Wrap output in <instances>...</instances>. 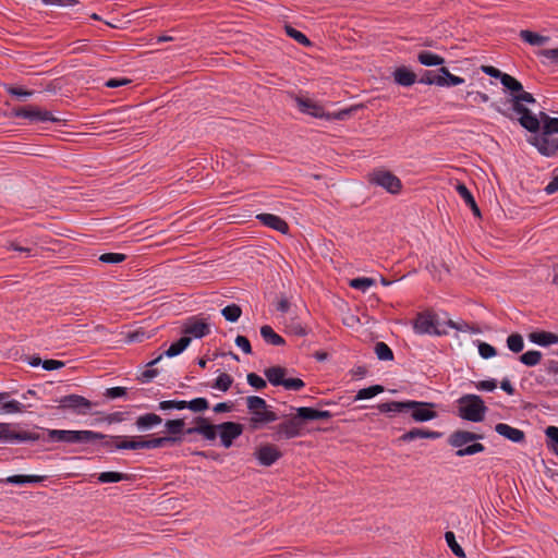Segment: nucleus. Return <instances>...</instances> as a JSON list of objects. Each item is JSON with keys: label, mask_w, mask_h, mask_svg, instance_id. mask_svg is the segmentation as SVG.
Returning <instances> with one entry per match:
<instances>
[{"label": "nucleus", "mask_w": 558, "mask_h": 558, "mask_svg": "<svg viewBox=\"0 0 558 558\" xmlns=\"http://www.w3.org/2000/svg\"><path fill=\"white\" fill-rule=\"evenodd\" d=\"M45 478V475H11L3 480V482L7 484L24 485L39 483Z\"/></svg>", "instance_id": "c756f323"}, {"label": "nucleus", "mask_w": 558, "mask_h": 558, "mask_svg": "<svg viewBox=\"0 0 558 558\" xmlns=\"http://www.w3.org/2000/svg\"><path fill=\"white\" fill-rule=\"evenodd\" d=\"M290 371L280 366H272L265 369L264 374L272 386H282L287 390H301L305 384L300 378L289 376Z\"/></svg>", "instance_id": "39448f33"}, {"label": "nucleus", "mask_w": 558, "mask_h": 558, "mask_svg": "<svg viewBox=\"0 0 558 558\" xmlns=\"http://www.w3.org/2000/svg\"><path fill=\"white\" fill-rule=\"evenodd\" d=\"M466 97L472 98V100L474 102H487L489 100V97L487 94L477 92V90L476 92L475 90L468 92Z\"/></svg>", "instance_id": "69168bd1"}, {"label": "nucleus", "mask_w": 558, "mask_h": 558, "mask_svg": "<svg viewBox=\"0 0 558 558\" xmlns=\"http://www.w3.org/2000/svg\"><path fill=\"white\" fill-rule=\"evenodd\" d=\"M184 425L183 420H169L165 423V427L170 436L177 437H180L179 435L183 432Z\"/></svg>", "instance_id": "49530a36"}, {"label": "nucleus", "mask_w": 558, "mask_h": 558, "mask_svg": "<svg viewBox=\"0 0 558 558\" xmlns=\"http://www.w3.org/2000/svg\"><path fill=\"white\" fill-rule=\"evenodd\" d=\"M64 366V363L62 361L58 360H45L43 362V368L46 371H54L59 369Z\"/></svg>", "instance_id": "338daca9"}, {"label": "nucleus", "mask_w": 558, "mask_h": 558, "mask_svg": "<svg viewBox=\"0 0 558 558\" xmlns=\"http://www.w3.org/2000/svg\"><path fill=\"white\" fill-rule=\"evenodd\" d=\"M59 402L61 409L71 410L76 414H86L92 408L90 401L78 395L65 396Z\"/></svg>", "instance_id": "ddd939ff"}, {"label": "nucleus", "mask_w": 558, "mask_h": 558, "mask_svg": "<svg viewBox=\"0 0 558 558\" xmlns=\"http://www.w3.org/2000/svg\"><path fill=\"white\" fill-rule=\"evenodd\" d=\"M495 430L498 435L512 442L520 444L524 440V433L521 429L512 427L508 424L498 423L495 426Z\"/></svg>", "instance_id": "412c9836"}, {"label": "nucleus", "mask_w": 558, "mask_h": 558, "mask_svg": "<svg viewBox=\"0 0 558 558\" xmlns=\"http://www.w3.org/2000/svg\"><path fill=\"white\" fill-rule=\"evenodd\" d=\"M277 433L286 438L296 437L300 434V424L295 420L287 421L278 426Z\"/></svg>", "instance_id": "7c9ffc66"}, {"label": "nucleus", "mask_w": 558, "mask_h": 558, "mask_svg": "<svg viewBox=\"0 0 558 558\" xmlns=\"http://www.w3.org/2000/svg\"><path fill=\"white\" fill-rule=\"evenodd\" d=\"M410 400L390 401L379 404L378 409L381 413H408Z\"/></svg>", "instance_id": "cd10ccee"}, {"label": "nucleus", "mask_w": 558, "mask_h": 558, "mask_svg": "<svg viewBox=\"0 0 558 558\" xmlns=\"http://www.w3.org/2000/svg\"><path fill=\"white\" fill-rule=\"evenodd\" d=\"M375 284V280L367 277L354 278L350 281V287L353 289L366 292L371 287Z\"/></svg>", "instance_id": "c03bdc74"}, {"label": "nucleus", "mask_w": 558, "mask_h": 558, "mask_svg": "<svg viewBox=\"0 0 558 558\" xmlns=\"http://www.w3.org/2000/svg\"><path fill=\"white\" fill-rule=\"evenodd\" d=\"M295 411H296V416L299 418H302L305 421H314L315 420L316 409L301 407V408H296Z\"/></svg>", "instance_id": "4d7b16f0"}, {"label": "nucleus", "mask_w": 558, "mask_h": 558, "mask_svg": "<svg viewBox=\"0 0 558 558\" xmlns=\"http://www.w3.org/2000/svg\"><path fill=\"white\" fill-rule=\"evenodd\" d=\"M530 143L537 148V150L547 157L558 154V138H551L549 135L541 134L534 135Z\"/></svg>", "instance_id": "dca6fc26"}, {"label": "nucleus", "mask_w": 558, "mask_h": 558, "mask_svg": "<svg viewBox=\"0 0 558 558\" xmlns=\"http://www.w3.org/2000/svg\"><path fill=\"white\" fill-rule=\"evenodd\" d=\"M243 433V426L234 422H225L218 424V437L225 448L232 446L234 439H236Z\"/></svg>", "instance_id": "f8f14e48"}, {"label": "nucleus", "mask_w": 558, "mask_h": 558, "mask_svg": "<svg viewBox=\"0 0 558 558\" xmlns=\"http://www.w3.org/2000/svg\"><path fill=\"white\" fill-rule=\"evenodd\" d=\"M417 60L425 66H436L445 63V59L442 57L430 51H421L417 56Z\"/></svg>", "instance_id": "473e14b6"}, {"label": "nucleus", "mask_w": 558, "mask_h": 558, "mask_svg": "<svg viewBox=\"0 0 558 558\" xmlns=\"http://www.w3.org/2000/svg\"><path fill=\"white\" fill-rule=\"evenodd\" d=\"M16 117L27 119L32 122H57L58 118L49 111L36 107L22 108L16 111Z\"/></svg>", "instance_id": "f3484780"}, {"label": "nucleus", "mask_w": 558, "mask_h": 558, "mask_svg": "<svg viewBox=\"0 0 558 558\" xmlns=\"http://www.w3.org/2000/svg\"><path fill=\"white\" fill-rule=\"evenodd\" d=\"M116 448L119 450L130 449L137 450L142 449V440L137 438H128L122 436L114 437Z\"/></svg>", "instance_id": "72a5a7b5"}, {"label": "nucleus", "mask_w": 558, "mask_h": 558, "mask_svg": "<svg viewBox=\"0 0 558 558\" xmlns=\"http://www.w3.org/2000/svg\"><path fill=\"white\" fill-rule=\"evenodd\" d=\"M241 313V307L235 304L228 305L221 310L222 316L226 318V320L231 323L236 322L240 318Z\"/></svg>", "instance_id": "a18cd8bd"}, {"label": "nucleus", "mask_w": 558, "mask_h": 558, "mask_svg": "<svg viewBox=\"0 0 558 558\" xmlns=\"http://www.w3.org/2000/svg\"><path fill=\"white\" fill-rule=\"evenodd\" d=\"M368 180L371 184L379 186L390 194H399L402 190L400 179L385 169L373 171L369 173Z\"/></svg>", "instance_id": "0eeeda50"}, {"label": "nucleus", "mask_w": 558, "mask_h": 558, "mask_svg": "<svg viewBox=\"0 0 558 558\" xmlns=\"http://www.w3.org/2000/svg\"><path fill=\"white\" fill-rule=\"evenodd\" d=\"M181 441V437L177 436H165L158 437L150 440H142V449H156L166 445H174Z\"/></svg>", "instance_id": "393cba45"}, {"label": "nucleus", "mask_w": 558, "mask_h": 558, "mask_svg": "<svg viewBox=\"0 0 558 558\" xmlns=\"http://www.w3.org/2000/svg\"><path fill=\"white\" fill-rule=\"evenodd\" d=\"M510 94H511V98H513L518 101H521L522 104H534L535 102V98L533 97V95L531 93L524 92L523 87L521 88V90H514V93H510Z\"/></svg>", "instance_id": "6e6d98bb"}, {"label": "nucleus", "mask_w": 558, "mask_h": 558, "mask_svg": "<svg viewBox=\"0 0 558 558\" xmlns=\"http://www.w3.org/2000/svg\"><path fill=\"white\" fill-rule=\"evenodd\" d=\"M507 348L513 353H520L524 349V340L521 335L512 333L507 338Z\"/></svg>", "instance_id": "a19ab883"}, {"label": "nucleus", "mask_w": 558, "mask_h": 558, "mask_svg": "<svg viewBox=\"0 0 558 558\" xmlns=\"http://www.w3.org/2000/svg\"><path fill=\"white\" fill-rule=\"evenodd\" d=\"M246 378L248 385L255 389H263L266 387L265 379L254 373H250Z\"/></svg>", "instance_id": "680f3d73"}, {"label": "nucleus", "mask_w": 558, "mask_h": 558, "mask_svg": "<svg viewBox=\"0 0 558 558\" xmlns=\"http://www.w3.org/2000/svg\"><path fill=\"white\" fill-rule=\"evenodd\" d=\"M295 104L299 110L305 114L319 119H331V116L317 101L311 98L296 97Z\"/></svg>", "instance_id": "2eb2a0df"}, {"label": "nucleus", "mask_w": 558, "mask_h": 558, "mask_svg": "<svg viewBox=\"0 0 558 558\" xmlns=\"http://www.w3.org/2000/svg\"><path fill=\"white\" fill-rule=\"evenodd\" d=\"M544 190L547 194H554L558 192V172L554 174Z\"/></svg>", "instance_id": "774afa93"}, {"label": "nucleus", "mask_w": 558, "mask_h": 558, "mask_svg": "<svg viewBox=\"0 0 558 558\" xmlns=\"http://www.w3.org/2000/svg\"><path fill=\"white\" fill-rule=\"evenodd\" d=\"M458 415L472 423H480L484 421L487 407L483 399L473 393L463 395L457 400Z\"/></svg>", "instance_id": "f03ea898"}, {"label": "nucleus", "mask_w": 558, "mask_h": 558, "mask_svg": "<svg viewBox=\"0 0 558 558\" xmlns=\"http://www.w3.org/2000/svg\"><path fill=\"white\" fill-rule=\"evenodd\" d=\"M415 74L405 66L398 68L393 72V78L401 86H411L415 83Z\"/></svg>", "instance_id": "bb28decb"}, {"label": "nucleus", "mask_w": 558, "mask_h": 558, "mask_svg": "<svg viewBox=\"0 0 558 558\" xmlns=\"http://www.w3.org/2000/svg\"><path fill=\"white\" fill-rule=\"evenodd\" d=\"M436 404L432 402L410 400L408 413L417 423L429 422L437 417V412L434 410Z\"/></svg>", "instance_id": "9d476101"}, {"label": "nucleus", "mask_w": 558, "mask_h": 558, "mask_svg": "<svg viewBox=\"0 0 558 558\" xmlns=\"http://www.w3.org/2000/svg\"><path fill=\"white\" fill-rule=\"evenodd\" d=\"M543 122V134L550 135L558 133V118L542 114L539 122Z\"/></svg>", "instance_id": "4c0bfd02"}, {"label": "nucleus", "mask_w": 558, "mask_h": 558, "mask_svg": "<svg viewBox=\"0 0 558 558\" xmlns=\"http://www.w3.org/2000/svg\"><path fill=\"white\" fill-rule=\"evenodd\" d=\"M233 383V379L230 375L226 373H221L215 380L213 387L220 391H227Z\"/></svg>", "instance_id": "de8ad7c7"}, {"label": "nucleus", "mask_w": 558, "mask_h": 558, "mask_svg": "<svg viewBox=\"0 0 558 558\" xmlns=\"http://www.w3.org/2000/svg\"><path fill=\"white\" fill-rule=\"evenodd\" d=\"M456 190H457L458 194L463 198V201L465 202L466 205H474L475 199H474L473 195L471 194V192L469 191V189L464 184H462V183L457 184Z\"/></svg>", "instance_id": "13d9d810"}, {"label": "nucleus", "mask_w": 558, "mask_h": 558, "mask_svg": "<svg viewBox=\"0 0 558 558\" xmlns=\"http://www.w3.org/2000/svg\"><path fill=\"white\" fill-rule=\"evenodd\" d=\"M286 32L287 34L293 38L295 41H298L299 44L303 45V46H310L311 45V41L307 39V37L301 33L300 31L291 27V26H286Z\"/></svg>", "instance_id": "5fc2aeb1"}, {"label": "nucleus", "mask_w": 558, "mask_h": 558, "mask_svg": "<svg viewBox=\"0 0 558 558\" xmlns=\"http://www.w3.org/2000/svg\"><path fill=\"white\" fill-rule=\"evenodd\" d=\"M384 391V387L380 385H374L367 388L360 389L355 396V400H366L372 399L375 396L381 393Z\"/></svg>", "instance_id": "58836bf2"}, {"label": "nucleus", "mask_w": 558, "mask_h": 558, "mask_svg": "<svg viewBox=\"0 0 558 558\" xmlns=\"http://www.w3.org/2000/svg\"><path fill=\"white\" fill-rule=\"evenodd\" d=\"M428 82L439 87H450L461 85L464 80L460 76L451 74L447 68L442 66L439 69L437 74L433 75V80Z\"/></svg>", "instance_id": "a211bd4d"}, {"label": "nucleus", "mask_w": 558, "mask_h": 558, "mask_svg": "<svg viewBox=\"0 0 558 558\" xmlns=\"http://www.w3.org/2000/svg\"><path fill=\"white\" fill-rule=\"evenodd\" d=\"M510 102L513 112L519 117L518 120L520 124L530 132H537L539 130L538 118L525 108L524 104L521 101L510 98Z\"/></svg>", "instance_id": "1a4fd4ad"}, {"label": "nucleus", "mask_w": 558, "mask_h": 558, "mask_svg": "<svg viewBox=\"0 0 558 558\" xmlns=\"http://www.w3.org/2000/svg\"><path fill=\"white\" fill-rule=\"evenodd\" d=\"M39 439H40V436L36 433H31V432L17 433L13 429L11 424L0 422V441L1 442L20 444V442H27V441H37Z\"/></svg>", "instance_id": "6e6552de"}, {"label": "nucleus", "mask_w": 558, "mask_h": 558, "mask_svg": "<svg viewBox=\"0 0 558 558\" xmlns=\"http://www.w3.org/2000/svg\"><path fill=\"white\" fill-rule=\"evenodd\" d=\"M447 326L457 330H465L468 327L465 324L459 325L452 320L441 323L437 314L422 313L415 318L413 329L417 335L442 336L447 333Z\"/></svg>", "instance_id": "f257e3e1"}, {"label": "nucleus", "mask_w": 558, "mask_h": 558, "mask_svg": "<svg viewBox=\"0 0 558 558\" xmlns=\"http://www.w3.org/2000/svg\"><path fill=\"white\" fill-rule=\"evenodd\" d=\"M235 344L239 349H241L245 354L252 353V347L248 339L244 336H238L235 338Z\"/></svg>", "instance_id": "e2e57ef3"}, {"label": "nucleus", "mask_w": 558, "mask_h": 558, "mask_svg": "<svg viewBox=\"0 0 558 558\" xmlns=\"http://www.w3.org/2000/svg\"><path fill=\"white\" fill-rule=\"evenodd\" d=\"M529 340L541 347H548L558 343V336L547 331H535L529 335Z\"/></svg>", "instance_id": "b1692460"}, {"label": "nucleus", "mask_w": 558, "mask_h": 558, "mask_svg": "<svg viewBox=\"0 0 558 558\" xmlns=\"http://www.w3.org/2000/svg\"><path fill=\"white\" fill-rule=\"evenodd\" d=\"M8 93L21 99H26L33 95V92L23 89L21 87H9Z\"/></svg>", "instance_id": "0e129e2a"}, {"label": "nucleus", "mask_w": 558, "mask_h": 558, "mask_svg": "<svg viewBox=\"0 0 558 558\" xmlns=\"http://www.w3.org/2000/svg\"><path fill=\"white\" fill-rule=\"evenodd\" d=\"M246 405L252 414L251 422L254 426L277 421V415L268 409L263 398L251 396L246 399Z\"/></svg>", "instance_id": "423d86ee"}, {"label": "nucleus", "mask_w": 558, "mask_h": 558, "mask_svg": "<svg viewBox=\"0 0 558 558\" xmlns=\"http://www.w3.org/2000/svg\"><path fill=\"white\" fill-rule=\"evenodd\" d=\"M260 336L264 339V341L268 344H271V345H283L284 344V339L280 335L275 332V330L268 325L260 327Z\"/></svg>", "instance_id": "2f4dec72"}, {"label": "nucleus", "mask_w": 558, "mask_h": 558, "mask_svg": "<svg viewBox=\"0 0 558 558\" xmlns=\"http://www.w3.org/2000/svg\"><path fill=\"white\" fill-rule=\"evenodd\" d=\"M162 420L154 413L144 414L137 417L136 427L138 430H147L161 424Z\"/></svg>", "instance_id": "a878e982"}, {"label": "nucleus", "mask_w": 558, "mask_h": 558, "mask_svg": "<svg viewBox=\"0 0 558 558\" xmlns=\"http://www.w3.org/2000/svg\"><path fill=\"white\" fill-rule=\"evenodd\" d=\"M537 54L542 59V62L546 65H557L558 64V48L543 49V50L538 51Z\"/></svg>", "instance_id": "ea45409f"}, {"label": "nucleus", "mask_w": 558, "mask_h": 558, "mask_svg": "<svg viewBox=\"0 0 558 558\" xmlns=\"http://www.w3.org/2000/svg\"><path fill=\"white\" fill-rule=\"evenodd\" d=\"M520 37L532 46H542L549 41V37L542 36L531 31H521Z\"/></svg>", "instance_id": "f704fd0d"}, {"label": "nucleus", "mask_w": 558, "mask_h": 558, "mask_svg": "<svg viewBox=\"0 0 558 558\" xmlns=\"http://www.w3.org/2000/svg\"><path fill=\"white\" fill-rule=\"evenodd\" d=\"M445 539L448 545V547L451 549V551L459 558H464L465 554L461 546L458 544L456 539V535L453 532H446Z\"/></svg>", "instance_id": "79ce46f5"}, {"label": "nucleus", "mask_w": 558, "mask_h": 558, "mask_svg": "<svg viewBox=\"0 0 558 558\" xmlns=\"http://www.w3.org/2000/svg\"><path fill=\"white\" fill-rule=\"evenodd\" d=\"M189 434L202 435L207 440H215L218 437V425H211L206 420L199 418L197 425L187 429Z\"/></svg>", "instance_id": "aec40b11"}, {"label": "nucleus", "mask_w": 558, "mask_h": 558, "mask_svg": "<svg viewBox=\"0 0 558 558\" xmlns=\"http://www.w3.org/2000/svg\"><path fill=\"white\" fill-rule=\"evenodd\" d=\"M441 436L438 432H432V430H425L421 428H413L405 434L402 435V439L404 441H412L416 438H429V439H437Z\"/></svg>", "instance_id": "c85d7f7f"}, {"label": "nucleus", "mask_w": 558, "mask_h": 558, "mask_svg": "<svg viewBox=\"0 0 558 558\" xmlns=\"http://www.w3.org/2000/svg\"><path fill=\"white\" fill-rule=\"evenodd\" d=\"M191 343L190 337H182L178 341L173 342L168 350H166L162 354L158 355L156 359L148 362V366H153L157 364L163 355L168 357H174L179 354H181Z\"/></svg>", "instance_id": "6ab92c4d"}, {"label": "nucleus", "mask_w": 558, "mask_h": 558, "mask_svg": "<svg viewBox=\"0 0 558 558\" xmlns=\"http://www.w3.org/2000/svg\"><path fill=\"white\" fill-rule=\"evenodd\" d=\"M158 408L162 411L168 410H184L185 409V401L184 400H166L161 401L158 405Z\"/></svg>", "instance_id": "864d4df0"}, {"label": "nucleus", "mask_w": 558, "mask_h": 558, "mask_svg": "<svg viewBox=\"0 0 558 558\" xmlns=\"http://www.w3.org/2000/svg\"><path fill=\"white\" fill-rule=\"evenodd\" d=\"M24 411V404L17 400H4L1 404V412L5 414L21 413Z\"/></svg>", "instance_id": "37998d69"}, {"label": "nucleus", "mask_w": 558, "mask_h": 558, "mask_svg": "<svg viewBox=\"0 0 558 558\" xmlns=\"http://www.w3.org/2000/svg\"><path fill=\"white\" fill-rule=\"evenodd\" d=\"M208 408V401L205 398H195L191 401H185V409L193 412H202Z\"/></svg>", "instance_id": "8fccbe9b"}, {"label": "nucleus", "mask_w": 558, "mask_h": 558, "mask_svg": "<svg viewBox=\"0 0 558 558\" xmlns=\"http://www.w3.org/2000/svg\"><path fill=\"white\" fill-rule=\"evenodd\" d=\"M124 480V475L119 472H102L98 475L100 483H118Z\"/></svg>", "instance_id": "603ef678"}, {"label": "nucleus", "mask_w": 558, "mask_h": 558, "mask_svg": "<svg viewBox=\"0 0 558 558\" xmlns=\"http://www.w3.org/2000/svg\"><path fill=\"white\" fill-rule=\"evenodd\" d=\"M474 387L480 391H494L497 388V381L495 379H486L476 381L473 384Z\"/></svg>", "instance_id": "bf43d9fd"}, {"label": "nucleus", "mask_w": 558, "mask_h": 558, "mask_svg": "<svg viewBox=\"0 0 558 558\" xmlns=\"http://www.w3.org/2000/svg\"><path fill=\"white\" fill-rule=\"evenodd\" d=\"M47 433L50 440L66 444H88L105 437L94 430L47 429Z\"/></svg>", "instance_id": "20e7f679"}, {"label": "nucleus", "mask_w": 558, "mask_h": 558, "mask_svg": "<svg viewBox=\"0 0 558 558\" xmlns=\"http://www.w3.org/2000/svg\"><path fill=\"white\" fill-rule=\"evenodd\" d=\"M375 353L381 361H391L393 359L391 349L384 342L376 343Z\"/></svg>", "instance_id": "09e8293b"}, {"label": "nucleus", "mask_w": 558, "mask_h": 558, "mask_svg": "<svg viewBox=\"0 0 558 558\" xmlns=\"http://www.w3.org/2000/svg\"><path fill=\"white\" fill-rule=\"evenodd\" d=\"M124 258H125V256L120 253H106L99 257V260L102 263L119 264V263L123 262Z\"/></svg>", "instance_id": "052dcab7"}, {"label": "nucleus", "mask_w": 558, "mask_h": 558, "mask_svg": "<svg viewBox=\"0 0 558 558\" xmlns=\"http://www.w3.org/2000/svg\"><path fill=\"white\" fill-rule=\"evenodd\" d=\"M280 457V452L274 446H263L256 452V459L262 465L269 466Z\"/></svg>", "instance_id": "4be33fe9"}, {"label": "nucleus", "mask_w": 558, "mask_h": 558, "mask_svg": "<svg viewBox=\"0 0 558 558\" xmlns=\"http://www.w3.org/2000/svg\"><path fill=\"white\" fill-rule=\"evenodd\" d=\"M547 447L558 457V427L548 426L545 430Z\"/></svg>", "instance_id": "e433bc0d"}, {"label": "nucleus", "mask_w": 558, "mask_h": 558, "mask_svg": "<svg viewBox=\"0 0 558 558\" xmlns=\"http://www.w3.org/2000/svg\"><path fill=\"white\" fill-rule=\"evenodd\" d=\"M209 330V324L204 318L199 317H191L183 325L184 337H190L191 339L203 338Z\"/></svg>", "instance_id": "4468645a"}, {"label": "nucleus", "mask_w": 558, "mask_h": 558, "mask_svg": "<svg viewBox=\"0 0 558 558\" xmlns=\"http://www.w3.org/2000/svg\"><path fill=\"white\" fill-rule=\"evenodd\" d=\"M481 436L466 430H458L449 436L448 442L451 447L457 448V457L473 456L483 452L485 447L480 442H474Z\"/></svg>", "instance_id": "7ed1b4c3"}, {"label": "nucleus", "mask_w": 558, "mask_h": 558, "mask_svg": "<svg viewBox=\"0 0 558 558\" xmlns=\"http://www.w3.org/2000/svg\"><path fill=\"white\" fill-rule=\"evenodd\" d=\"M481 71L490 77L498 78L505 89L509 93H514V90H521L522 88V84L517 78L492 65H482Z\"/></svg>", "instance_id": "9b49d317"}, {"label": "nucleus", "mask_w": 558, "mask_h": 558, "mask_svg": "<svg viewBox=\"0 0 558 558\" xmlns=\"http://www.w3.org/2000/svg\"><path fill=\"white\" fill-rule=\"evenodd\" d=\"M542 356H543V354L541 351L530 350V351H526L525 353H523L519 357V360L525 366L532 367V366H536L537 364H539Z\"/></svg>", "instance_id": "c9c22d12"}, {"label": "nucleus", "mask_w": 558, "mask_h": 558, "mask_svg": "<svg viewBox=\"0 0 558 558\" xmlns=\"http://www.w3.org/2000/svg\"><path fill=\"white\" fill-rule=\"evenodd\" d=\"M478 354L487 360L492 359L497 355L496 349L490 345L489 343L483 342V341H476Z\"/></svg>", "instance_id": "3c124183"}, {"label": "nucleus", "mask_w": 558, "mask_h": 558, "mask_svg": "<svg viewBox=\"0 0 558 558\" xmlns=\"http://www.w3.org/2000/svg\"><path fill=\"white\" fill-rule=\"evenodd\" d=\"M257 219L265 226L277 230L279 232L286 233L288 231L287 222L280 217L272 214H259L257 215Z\"/></svg>", "instance_id": "5701e85b"}]
</instances>
